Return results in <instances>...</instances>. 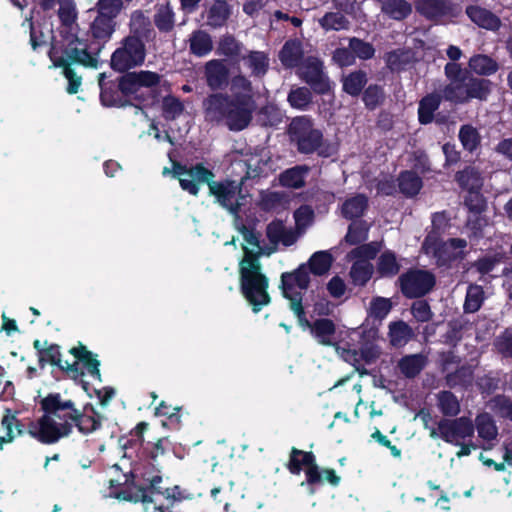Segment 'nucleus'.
I'll use <instances>...</instances> for the list:
<instances>
[{
	"label": "nucleus",
	"instance_id": "nucleus-25",
	"mask_svg": "<svg viewBox=\"0 0 512 512\" xmlns=\"http://www.w3.org/2000/svg\"><path fill=\"white\" fill-rule=\"evenodd\" d=\"M304 51L302 44L297 39L287 40L279 52V60L287 69L300 67L304 62Z\"/></svg>",
	"mask_w": 512,
	"mask_h": 512
},
{
	"label": "nucleus",
	"instance_id": "nucleus-59",
	"mask_svg": "<svg viewBox=\"0 0 512 512\" xmlns=\"http://www.w3.org/2000/svg\"><path fill=\"white\" fill-rule=\"evenodd\" d=\"M349 49L352 51L354 59L357 57L361 60H370L375 55L373 44L357 37L349 39Z\"/></svg>",
	"mask_w": 512,
	"mask_h": 512
},
{
	"label": "nucleus",
	"instance_id": "nucleus-57",
	"mask_svg": "<svg viewBox=\"0 0 512 512\" xmlns=\"http://www.w3.org/2000/svg\"><path fill=\"white\" fill-rule=\"evenodd\" d=\"M320 26L326 30H344L349 28V20L340 12H326L324 16L319 19Z\"/></svg>",
	"mask_w": 512,
	"mask_h": 512
},
{
	"label": "nucleus",
	"instance_id": "nucleus-3",
	"mask_svg": "<svg viewBox=\"0 0 512 512\" xmlns=\"http://www.w3.org/2000/svg\"><path fill=\"white\" fill-rule=\"evenodd\" d=\"M173 177L179 180L182 190L193 196H197L200 186L206 184L209 188V194L215 197L216 202L221 207L227 209L233 215L239 213L240 204L236 199L238 186L235 181L230 179L215 181L214 172L203 163L187 166L181 162H174Z\"/></svg>",
	"mask_w": 512,
	"mask_h": 512
},
{
	"label": "nucleus",
	"instance_id": "nucleus-40",
	"mask_svg": "<svg viewBox=\"0 0 512 512\" xmlns=\"http://www.w3.org/2000/svg\"><path fill=\"white\" fill-rule=\"evenodd\" d=\"M244 64L251 70V76L262 78L269 69V57L263 51H250L243 58Z\"/></svg>",
	"mask_w": 512,
	"mask_h": 512
},
{
	"label": "nucleus",
	"instance_id": "nucleus-6",
	"mask_svg": "<svg viewBox=\"0 0 512 512\" xmlns=\"http://www.w3.org/2000/svg\"><path fill=\"white\" fill-rule=\"evenodd\" d=\"M40 407L44 414L36 421H29L27 433L42 444H55L59 441V429L53 417L60 418V411L72 408V400H63L60 393H49L41 399Z\"/></svg>",
	"mask_w": 512,
	"mask_h": 512
},
{
	"label": "nucleus",
	"instance_id": "nucleus-58",
	"mask_svg": "<svg viewBox=\"0 0 512 512\" xmlns=\"http://www.w3.org/2000/svg\"><path fill=\"white\" fill-rule=\"evenodd\" d=\"M184 111L181 100L173 95H167L162 100V116L167 121H173Z\"/></svg>",
	"mask_w": 512,
	"mask_h": 512
},
{
	"label": "nucleus",
	"instance_id": "nucleus-52",
	"mask_svg": "<svg viewBox=\"0 0 512 512\" xmlns=\"http://www.w3.org/2000/svg\"><path fill=\"white\" fill-rule=\"evenodd\" d=\"M484 302V290L479 285H470L467 289L463 304L464 313H475Z\"/></svg>",
	"mask_w": 512,
	"mask_h": 512
},
{
	"label": "nucleus",
	"instance_id": "nucleus-24",
	"mask_svg": "<svg viewBox=\"0 0 512 512\" xmlns=\"http://www.w3.org/2000/svg\"><path fill=\"white\" fill-rule=\"evenodd\" d=\"M33 347L38 354V362L41 368H44L47 364L57 366L60 369L62 367L61 351L60 346L55 343L49 344L47 340L43 343L36 339L33 341Z\"/></svg>",
	"mask_w": 512,
	"mask_h": 512
},
{
	"label": "nucleus",
	"instance_id": "nucleus-15",
	"mask_svg": "<svg viewBox=\"0 0 512 512\" xmlns=\"http://www.w3.org/2000/svg\"><path fill=\"white\" fill-rule=\"evenodd\" d=\"M299 77L318 95L331 91V82L324 72L323 62L316 57H308L298 70Z\"/></svg>",
	"mask_w": 512,
	"mask_h": 512
},
{
	"label": "nucleus",
	"instance_id": "nucleus-62",
	"mask_svg": "<svg viewBox=\"0 0 512 512\" xmlns=\"http://www.w3.org/2000/svg\"><path fill=\"white\" fill-rule=\"evenodd\" d=\"M503 260V255L501 253H494L490 255H485L480 257L473 263V267L476 269L478 273L481 275H486L494 270L496 265L501 263Z\"/></svg>",
	"mask_w": 512,
	"mask_h": 512
},
{
	"label": "nucleus",
	"instance_id": "nucleus-37",
	"mask_svg": "<svg viewBox=\"0 0 512 512\" xmlns=\"http://www.w3.org/2000/svg\"><path fill=\"white\" fill-rule=\"evenodd\" d=\"M367 208L368 197L365 194H356L343 202L341 214L347 220H355L362 217Z\"/></svg>",
	"mask_w": 512,
	"mask_h": 512
},
{
	"label": "nucleus",
	"instance_id": "nucleus-54",
	"mask_svg": "<svg viewBox=\"0 0 512 512\" xmlns=\"http://www.w3.org/2000/svg\"><path fill=\"white\" fill-rule=\"evenodd\" d=\"M244 256L239 262V275L252 273L262 270L260 263L261 251L254 252L248 247L243 246Z\"/></svg>",
	"mask_w": 512,
	"mask_h": 512
},
{
	"label": "nucleus",
	"instance_id": "nucleus-12",
	"mask_svg": "<svg viewBox=\"0 0 512 512\" xmlns=\"http://www.w3.org/2000/svg\"><path fill=\"white\" fill-rule=\"evenodd\" d=\"M437 430L432 428L430 437H440L446 443L460 445L461 440L474 436L475 426L467 416L456 417L454 419L443 418L438 424Z\"/></svg>",
	"mask_w": 512,
	"mask_h": 512
},
{
	"label": "nucleus",
	"instance_id": "nucleus-34",
	"mask_svg": "<svg viewBox=\"0 0 512 512\" xmlns=\"http://www.w3.org/2000/svg\"><path fill=\"white\" fill-rule=\"evenodd\" d=\"M16 414L17 412H12L11 409H5L1 424L6 430V435L0 436V448H2L4 443L12 442L16 435L21 436L27 432V429L25 430V426L17 418Z\"/></svg>",
	"mask_w": 512,
	"mask_h": 512
},
{
	"label": "nucleus",
	"instance_id": "nucleus-42",
	"mask_svg": "<svg viewBox=\"0 0 512 512\" xmlns=\"http://www.w3.org/2000/svg\"><path fill=\"white\" fill-rule=\"evenodd\" d=\"M333 257L328 251H317L311 255L308 261V266L305 267L308 273H312L315 276L325 275L332 266Z\"/></svg>",
	"mask_w": 512,
	"mask_h": 512
},
{
	"label": "nucleus",
	"instance_id": "nucleus-53",
	"mask_svg": "<svg viewBox=\"0 0 512 512\" xmlns=\"http://www.w3.org/2000/svg\"><path fill=\"white\" fill-rule=\"evenodd\" d=\"M154 24L161 33H169L175 26V13L172 8L163 6L154 15Z\"/></svg>",
	"mask_w": 512,
	"mask_h": 512
},
{
	"label": "nucleus",
	"instance_id": "nucleus-18",
	"mask_svg": "<svg viewBox=\"0 0 512 512\" xmlns=\"http://www.w3.org/2000/svg\"><path fill=\"white\" fill-rule=\"evenodd\" d=\"M148 482L147 486H135L136 491L132 492L131 490H120L114 492L112 495L114 498L118 500H123L132 503H143V504H151L153 503V494L162 495L164 491L159 487V484L162 482V476L157 473L153 475L151 478L145 479Z\"/></svg>",
	"mask_w": 512,
	"mask_h": 512
},
{
	"label": "nucleus",
	"instance_id": "nucleus-32",
	"mask_svg": "<svg viewBox=\"0 0 512 512\" xmlns=\"http://www.w3.org/2000/svg\"><path fill=\"white\" fill-rule=\"evenodd\" d=\"M213 50L211 35L202 29L194 30L189 37V52L196 57H204Z\"/></svg>",
	"mask_w": 512,
	"mask_h": 512
},
{
	"label": "nucleus",
	"instance_id": "nucleus-9",
	"mask_svg": "<svg viewBox=\"0 0 512 512\" xmlns=\"http://www.w3.org/2000/svg\"><path fill=\"white\" fill-rule=\"evenodd\" d=\"M147 49L141 40L124 37L110 58L113 71L126 74L131 69L142 66L145 62Z\"/></svg>",
	"mask_w": 512,
	"mask_h": 512
},
{
	"label": "nucleus",
	"instance_id": "nucleus-55",
	"mask_svg": "<svg viewBox=\"0 0 512 512\" xmlns=\"http://www.w3.org/2000/svg\"><path fill=\"white\" fill-rule=\"evenodd\" d=\"M369 227L366 221H354L348 226V231L345 235L346 243L350 245H359L368 238Z\"/></svg>",
	"mask_w": 512,
	"mask_h": 512
},
{
	"label": "nucleus",
	"instance_id": "nucleus-39",
	"mask_svg": "<svg viewBox=\"0 0 512 512\" xmlns=\"http://www.w3.org/2000/svg\"><path fill=\"white\" fill-rule=\"evenodd\" d=\"M377 273L382 278H393L401 269V264L397 260L396 253L392 250H385L381 253L377 261Z\"/></svg>",
	"mask_w": 512,
	"mask_h": 512
},
{
	"label": "nucleus",
	"instance_id": "nucleus-31",
	"mask_svg": "<svg viewBox=\"0 0 512 512\" xmlns=\"http://www.w3.org/2000/svg\"><path fill=\"white\" fill-rule=\"evenodd\" d=\"M336 333V325L329 318H318L311 325V334L317 342L323 346H333V337Z\"/></svg>",
	"mask_w": 512,
	"mask_h": 512
},
{
	"label": "nucleus",
	"instance_id": "nucleus-26",
	"mask_svg": "<svg viewBox=\"0 0 512 512\" xmlns=\"http://www.w3.org/2000/svg\"><path fill=\"white\" fill-rule=\"evenodd\" d=\"M467 246V241L462 238H449L443 241L437 249L434 257L440 264H448L463 256V249Z\"/></svg>",
	"mask_w": 512,
	"mask_h": 512
},
{
	"label": "nucleus",
	"instance_id": "nucleus-21",
	"mask_svg": "<svg viewBox=\"0 0 512 512\" xmlns=\"http://www.w3.org/2000/svg\"><path fill=\"white\" fill-rule=\"evenodd\" d=\"M465 13L471 22L488 31L496 32L502 25L501 19L496 14L479 5H468Z\"/></svg>",
	"mask_w": 512,
	"mask_h": 512
},
{
	"label": "nucleus",
	"instance_id": "nucleus-13",
	"mask_svg": "<svg viewBox=\"0 0 512 512\" xmlns=\"http://www.w3.org/2000/svg\"><path fill=\"white\" fill-rule=\"evenodd\" d=\"M285 467L292 475H299L303 468H305L306 483L308 485L322 484L320 467L312 451H303L292 447Z\"/></svg>",
	"mask_w": 512,
	"mask_h": 512
},
{
	"label": "nucleus",
	"instance_id": "nucleus-8",
	"mask_svg": "<svg viewBox=\"0 0 512 512\" xmlns=\"http://www.w3.org/2000/svg\"><path fill=\"white\" fill-rule=\"evenodd\" d=\"M309 284L310 275L305 265H299L294 271L281 274L280 289L283 297L289 300L290 309L297 316L299 324L311 330L312 323L307 319L303 306V294L301 291H294L295 286L300 290H306Z\"/></svg>",
	"mask_w": 512,
	"mask_h": 512
},
{
	"label": "nucleus",
	"instance_id": "nucleus-7",
	"mask_svg": "<svg viewBox=\"0 0 512 512\" xmlns=\"http://www.w3.org/2000/svg\"><path fill=\"white\" fill-rule=\"evenodd\" d=\"M291 143L300 154L317 153L319 157L328 158L333 155L330 143L324 140L323 132L315 128L311 117L303 115L293 118L287 129Z\"/></svg>",
	"mask_w": 512,
	"mask_h": 512
},
{
	"label": "nucleus",
	"instance_id": "nucleus-38",
	"mask_svg": "<svg viewBox=\"0 0 512 512\" xmlns=\"http://www.w3.org/2000/svg\"><path fill=\"white\" fill-rule=\"evenodd\" d=\"M474 380V368L471 365L464 364L459 366L455 371L446 374V385L453 389L461 387L467 389L472 385Z\"/></svg>",
	"mask_w": 512,
	"mask_h": 512
},
{
	"label": "nucleus",
	"instance_id": "nucleus-33",
	"mask_svg": "<svg viewBox=\"0 0 512 512\" xmlns=\"http://www.w3.org/2000/svg\"><path fill=\"white\" fill-rule=\"evenodd\" d=\"M397 180L400 193L407 198L417 196L423 188V180L415 171L403 170Z\"/></svg>",
	"mask_w": 512,
	"mask_h": 512
},
{
	"label": "nucleus",
	"instance_id": "nucleus-14",
	"mask_svg": "<svg viewBox=\"0 0 512 512\" xmlns=\"http://www.w3.org/2000/svg\"><path fill=\"white\" fill-rule=\"evenodd\" d=\"M414 7L421 17L436 25L445 24L458 14L453 0H415Z\"/></svg>",
	"mask_w": 512,
	"mask_h": 512
},
{
	"label": "nucleus",
	"instance_id": "nucleus-64",
	"mask_svg": "<svg viewBox=\"0 0 512 512\" xmlns=\"http://www.w3.org/2000/svg\"><path fill=\"white\" fill-rule=\"evenodd\" d=\"M392 302L388 298L375 297L370 303V316L374 319L383 320L391 311Z\"/></svg>",
	"mask_w": 512,
	"mask_h": 512
},
{
	"label": "nucleus",
	"instance_id": "nucleus-60",
	"mask_svg": "<svg viewBox=\"0 0 512 512\" xmlns=\"http://www.w3.org/2000/svg\"><path fill=\"white\" fill-rule=\"evenodd\" d=\"M464 198V205L474 214H481L487 208V202L481 190H469Z\"/></svg>",
	"mask_w": 512,
	"mask_h": 512
},
{
	"label": "nucleus",
	"instance_id": "nucleus-43",
	"mask_svg": "<svg viewBox=\"0 0 512 512\" xmlns=\"http://www.w3.org/2000/svg\"><path fill=\"white\" fill-rule=\"evenodd\" d=\"M388 334L390 343L394 347L404 346L414 335L412 328L402 320L391 322Z\"/></svg>",
	"mask_w": 512,
	"mask_h": 512
},
{
	"label": "nucleus",
	"instance_id": "nucleus-10",
	"mask_svg": "<svg viewBox=\"0 0 512 512\" xmlns=\"http://www.w3.org/2000/svg\"><path fill=\"white\" fill-rule=\"evenodd\" d=\"M240 291L254 313L271 303L269 278L261 271L239 275Z\"/></svg>",
	"mask_w": 512,
	"mask_h": 512
},
{
	"label": "nucleus",
	"instance_id": "nucleus-45",
	"mask_svg": "<svg viewBox=\"0 0 512 512\" xmlns=\"http://www.w3.org/2000/svg\"><path fill=\"white\" fill-rule=\"evenodd\" d=\"M437 406L445 417H456L460 413V403L456 395L443 390L437 393Z\"/></svg>",
	"mask_w": 512,
	"mask_h": 512
},
{
	"label": "nucleus",
	"instance_id": "nucleus-51",
	"mask_svg": "<svg viewBox=\"0 0 512 512\" xmlns=\"http://www.w3.org/2000/svg\"><path fill=\"white\" fill-rule=\"evenodd\" d=\"M242 48L243 44L233 35L225 34L219 40L217 54L236 59L241 55Z\"/></svg>",
	"mask_w": 512,
	"mask_h": 512
},
{
	"label": "nucleus",
	"instance_id": "nucleus-49",
	"mask_svg": "<svg viewBox=\"0 0 512 512\" xmlns=\"http://www.w3.org/2000/svg\"><path fill=\"white\" fill-rule=\"evenodd\" d=\"M287 101L294 109L305 111L313 102L311 90L307 87L292 88L287 96Z\"/></svg>",
	"mask_w": 512,
	"mask_h": 512
},
{
	"label": "nucleus",
	"instance_id": "nucleus-61",
	"mask_svg": "<svg viewBox=\"0 0 512 512\" xmlns=\"http://www.w3.org/2000/svg\"><path fill=\"white\" fill-rule=\"evenodd\" d=\"M412 170L426 175L432 171L431 162L425 150L417 149L411 153Z\"/></svg>",
	"mask_w": 512,
	"mask_h": 512
},
{
	"label": "nucleus",
	"instance_id": "nucleus-36",
	"mask_svg": "<svg viewBox=\"0 0 512 512\" xmlns=\"http://www.w3.org/2000/svg\"><path fill=\"white\" fill-rule=\"evenodd\" d=\"M309 171L310 167L307 165H296L288 168L280 174V184L286 188L301 189L306 184L305 177Z\"/></svg>",
	"mask_w": 512,
	"mask_h": 512
},
{
	"label": "nucleus",
	"instance_id": "nucleus-1",
	"mask_svg": "<svg viewBox=\"0 0 512 512\" xmlns=\"http://www.w3.org/2000/svg\"><path fill=\"white\" fill-rule=\"evenodd\" d=\"M116 21L96 16L90 25L91 39L79 38L73 32L64 31L61 39H54L48 51L53 67L62 69V74L68 80L67 93L76 94L82 83L73 65L86 68H97L99 54L115 32Z\"/></svg>",
	"mask_w": 512,
	"mask_h": 512
},
{
	"label": "nucleus",
	"instance_id": "nucleus-22",
	"mask_svg": "<svg viewBox=\"0 0 512 512\" xmlns=\"http://www.w3.org/2000/svg\"><path fill=\"white\" fill-rule=\"evenodd\" d=\"M445 101V93L431 92L421 98L418 104V121L421 125H428L433 122L434 114L439 109L442 101Z\"/></svg>",
	"mask_w": 512,
	"mask_h": 512
},
{
	"label": "nucleus",
	"instance_id": "nucleus-56",
	"mask_svg": "<svg viewBox=\"0 0 512 512\" xmlns=\"http://www.w3.org/2000/svg\"><path fill=\"white\" fill-rule=\"evenodd\" d=\"M97 16L116 21L123 8L122 0H98L96 3Z\"/></svg>",
	"mask_w": 512,
	"mask_h": 512
},
{
	"label": "nucleus",
	"instance_id": "nucleus-20",
	"mask_svg": "<svg viewBox=\"0 0 512 512\" xmlns=\"http://www.w3.org/2000/svg\"><path fill=\"white\" fill-rule=\"evenodd\" d=\"M205 78L211 90H221L229 84V69L223 60L212 59L205 64Z\"/></svg>",
	"mask_w": 512,
	"mask_h": 512
},
{
	"label": "nucleus",
	"instance_id": "nucleus-28",
	"mask_svg": "<svg viewBox=\"0 0 512 512\" xmlns=\"http://www.w3.org/2000/svg\"><path fill=\"white\" fill-rule=\"evenodd\" d=\"M381 12L389 19L403 21L413 11V6L407 0H378Z\"/></svg>",
	"mask_w": 512,
	"mask_h": 512
},
{
	"label": "nucleus",
	"instance_id": "nucleus-29",
	"mask_svg": "<svg viewBox=\"0 0 512 512\" xmlns=\"http://www.w3.org/2000/svg\"><path fill=\"white\" fill-rule=\"evenodd\" d=\"M455 181L463 190H482L484 179L479 168L475 166H466L464 169L456 172Z\"/></svg>",
	"mask_w": 512,
	"mask_h": 512
},
{
	"label": "nucleus",
	"instance_id": "nucleus-23",
	"mask_svg": "<svg viewBox=\"0 0 512 512\" xmlns=\"http://www.w3.org/2000/svg\"><path fill=\"white\" fill-rule=\"evenodd\" d=\"M465 68L470 69L471 73L477 77L488 78L499 70L500 65L493 57L479 53L469 58Z\"/></svg>",
	"mask_w": 512,
	"mask_h": 512
},
{
	"label": "nucleus",
	"instance_id": "nucleus-30",
	"mask_svg": "<svg viewBox=\"0 0 512 512\" xmlns=\"http://www.w3.org/2000/svg\"><path fill=\"white\" fill-rule=\"evenodd\" d=\"M367 82V72L362 69L349 72L341 78L343 92L351 97L360 96L364 91Z\"/></svg>",
	"mask_w": 512,
	"mask_h": 512
},
{
	"label": "nucleus",
	"instance_id": "nucleus-17",
	"mask_svg": "<svg viewBox=\"0 0 512 512\" xmlns=\"http://www.w3.org/2000/svg\"><path fill=\"white\" fill-rule=\"evenodd\" d=\"M64 411H67L66 418H69L79 433L83 435H89L100 430L102 427L104 417L93 406H90L91 414H89L87 407H85L84 411H80L72 401V408H64Z\"/></svg>",
	"mask_w": 512,
	"mask_h": 512
},
{
	"label": "nucleus",
	"instance_id": "nucleus-4",
	"mask_svg": "<svg viewBox=\"0 0 512 512\" xmlns=\"http://www.w3.org/2000/svg\"><path fill=\"white\" fill-rule=\"evenodd\" d=\"M203 104L207 121L223 123L234 132L242 131L250 125L255 110V101L251 94L214 93Z\"/></svg>",
	"mask_w": 512,
	"mask_h": 512
},
{
	"label": "nucleus",
	"instance_id": "nucleus-46",
	"mask_svg": "<svg viewBox=\"0 0 512 512\" xmlns=\"http://www.w3.org/2000/svg\"><path fill=\"white\" fill-rule=\"evenodd\" d=\"M474 426L477 429L478 436L486 441L494 440L498 435V430L492 416L483 412L476 416Z\"/></svg>",
	"mask_w": 512,
	"mask_h": 512
},
{
	"label": "nucleus",
	"instance_id": "nucleus-11",
	"mask_svg": "<svg viewBox=\"0 0 512 512\" xmlns=\"http://www.w3.org/2000/svg\"><path fill=\"white\" fill-rule=\"evenodd\" d=\"M396 284L405 298L420 299L432 291L436 277L429 270L409 268L398 277Z\"/></svg>",
	"mask_w": 512,
	"mask_h": 512
},
{
	"label": "nucleus",
	"instance_id": "nucleus-27",
	"mask_svg": "<svg viewBox=\"0 0 512 512\" xmlns=\"http://www.w3.org/2000/svg\"><path fill=\"white\" fill-rule=\"evenodd\" d=\"M472 326V323L465 316H459L457 318H453L447 323V330L442 335V342L455 348L463 339V333L466 330H469Z\"/></svg>",
	"mask_w": 512,
	"mask_h": 512
},
{
	"label": "nucleus",
	"instance_id": "nucleus-63",
	"mask_svg": "<svg viewBox=\"0 0 512 512\" xmlns=\"http://www.w3.org/2000/svg\"><path fill=\"white\" fill-rule=\"evenodd\" d=\"M381 249V244L378 242H370L366 244H362L356 248H354L350 255L356 260L368 261L375 259L378 252Z\"/></svg>",
	"mask_w": 512,
	"mask_h": 512
},
{
	"label": "nucleus",
	"instance_id": "nucleus-50",
	"mask_svg": "<svg viewBox=\"0 0 512 512\" xmlns=\"http://www.w3.org/2000/svg\"><path fill=\"white\" fill-rule=\"evenodd\" d=\"M458 137L463 148L470 153L476 151L481 145V135L479 131L470 124H465L460 127Z\"/></svg>",
	"mask_w": 512,
	"mask_h": 512
},
{
	"label": "nucleus",
	"instance_id": "nucleus-19",
	"mask_svg": "<svg viewBox=\"0 0 512 512\" xmlns=\"http://www.w3.org/2000/svg\"><path fill=\"white\" fill-rule=\"evenodd\" d=\"M125 37L141 40L145 44L154 40L155 31L143 11L135 10L132 12L129 21V33Z\"/></svg>",
	"mask_w": 512,
	"mask_h": 512
},
{
	"label": "nucleus",
	"instance_id": "nucleus-48",
	"mask_svg": "<svg viewBox=\"0 0 512 512\" xmlns=\"http://www.w3.org/2000/svg\"><path fill=\"white\" fill-rule=\"evenodd\" d=\"M386 99L384 87L379 84H370L362 92V101L365 108L373 111L383 105Z\"/></svg>",
	"mask_w": 512,
	"mask_h": 512
},
{
	"label": "nucleus",
	"instance_id": "nucleus-44",
	"mask_svg": "<svg viewBox=\"0 0 512 512\" xmlns=\"http://www.w3.org/2000/svg\"><path fill=\"white\" fill-rule=\"evenodd\" d=\"M374 267L372 263L363 260H355L349 272L352 283L363 287L372 278Z\"/></svg>",
	"mask_w": 512,
	"mask_h": 512
},
{
	"label": "nucleus",
	"instance_id": "nucleus-16",
	"mask_svg": "<svg viewBox=\"0 0 512 512\" xmlns=\"http://www.w3.org/2000/svg\"><path fill=\"white\" fill-rule=\"evenodd\" d=\"M69 353L76 358V361L72 364L62 362V370L66 371L72 379L77 380L84 376V372L80 369L78 363L82 362L88 373L93 378L101 381V373L99 369L100 361L96 359L95 355L89 351L85 345L79 343L78 346L72 347L69 350Z\"/></svg>",
	"mask_w": 512,
	"mask_h": 512
},
{
	"label": "nucleus",
	"instance_id": "nucleus-5",
	"mask_svg": "<svg viewBox=\"0 0 512 512\" xmlns=\"http://www.w3.org/2000/svg\"><path fill=\"white\" fill-rule=\"evenodd\" d=\"M444 75L448 83L442 87L445 101L454 105H465L473 100L486 102L493 91V82L488 78L473 75L460 63H446Z\"/></svg>",
	"mask_w": 512,
	"mask_h": 512
},
{
	"label": "nucleus",
	"instance_id": "nucleus-41",
	"mask_svg": "<svg viewBox=\"0 0 512 512\" xmlns=\"http://www.w3.org/2000/svg\"><path fill=\"white\" fill-rule=\"evenodd\" d=\"M231 15V8L226 0H215L207 12L208 24L219 28L226 24Z\"/></svg>",
	"mask_w": 512,
	"mask_h": 512
},
{
	"label": "nucleus",
	"instance_id": "nucleus-47",
	"mask_svg": "<svg viewBox=\"0 0 512 512\" xmlns=\"http://www.w3.org/2000/svg\"><path fill=\"white\" fill-rule=\"evenodd\" d=\"M58 17L61 22V29L59 30V38L61 39V34L64 31L72 32V26L77 19V12L75 5L72 0H64L61 2V5L58 9ZM53 39H57L53 37ZM54 40H52L53 42Z\"/></svg>",
	"mask_w": 512,
	"mask_h": 512
},
{
	"label": "nucleus",
	"instance_id": "nucleus-2",
	"mask_svg": "<svg viewBox=\"0 0 512 512\" xmlns=\"http://www.w3.org/2000/svg\"><path fill=\"white\" fill-rule=\"evenodd\" d=\"M161 81V76L153 71L141 70L128 72L120 76L117 81H104L100 79V100L106 107H125L132 105L127 97H133L138 104L148 105L154 103L157 94L153 91Z\"/></svg>",
	"mask_w": 512,
	"mask_h": 512
},
{
	"label": "nucleus",
	"instance_id": "nucleus-35",
	"mask_svg": "<svg viewBox=\"0 0 512 512\" xmlns=\"http://www.w3.org/2000/svg\"><path fill=\"white\" fill-rule=\"evenodd\" d=\"M427 364V358L421 353L403 356L397 364L401 374L408 379L418 376Z\"/></svg>",
	"mask_w": 512,
	"mask_h": 512
}]
</instances>
